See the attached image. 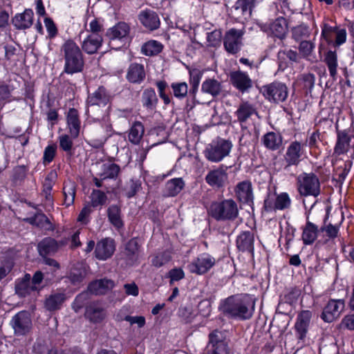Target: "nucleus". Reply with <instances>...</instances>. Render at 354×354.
I'll return each instance as SVG.
<instances>
[{
  "instance_id": "obj_34",
  "label": "nucleus",
  "mask_w": 354,
  "mask_h": 354,
  "mask_svg": "<svg viewBox=\"0 0 354 354\" xmlns=\"http://www.w3.org/2000/svg\"><path fill=\"white\" fill-rule=\"evenodd\" d=\"M66 298L64 291L53 292L46 298L44 307L50 312L60 310Z\"/></svg>"
},
{
  "instance_id": "obj_11",
  "label": "nucleus",
  "mask_w": 354,
  "mask_h": 354,
  "mask_svg": "<svg viewBox=\"0 0 354 354\" xmlns=\"http://www.w3.org/2000/svg\"><path fill=\"white\" fill-rule=\"evenodd\" d=\"M229 340L223 331L215 329L209 333L207 354H229Z\"/></svg>"
},
{
  "instance_id": "obj_40",
  "label": "nucleus",
  "mask_w": 354,
  "mask_h": 354,
  "mask_svg": "<svg viewBox=\"0 0 354 354\" xmlns=\"http://www.w3.org/2000/svg\"><path fill=\"white\" fill-rule=\"evenodd\" d=\"M282 140L283 138L280 133L269 131L263 136L261 142L267 149L276 151L280 148Z\"/></svg>"
},
{
  "instance_id": "obj_51",
  "label": "nucleus",
  "mask_w": 354,
  "mask_h": 354,
  "mask_svg": "<svg viewBox=\"0 0 354 354\" xmlns=\"http://www.w3.org/2000/svg\"><path fill=\"white\" fill-rule=\"evenodd\" d=\"M171 253L169 250H165L154 254L151 260V266L159 268L171 260Z\"/></svg>"
},
{
  "instance_id": "obj_21",
  "label": "nucleus",
  "mask_w": 354,
  "mask_h": 354,
  "mask_svg": "<svg viewBox=\"0 0 354 354\" xmlns=\"http://www.w3.org/2000/svg\"><path fill=\"white\" fill-rule=\"evenodd\" d=\"M115 250V243L113 239L105 237L98 241L94 250L95 257L100 261L110 259Z\"/></svg>"
},
{
  "instance_id": "obj_14",
  "label": "nucleus",
  "mask_w": 354,
  "mask_h": 354,
  "mask_svg": "<svg viewBox=\"0 0 354 354\" xmlns=\"http://www.w3.org/2000/svg\"><path fill=\"white\" fill-rule=\"evenodd\" d=\"M243 30L232 28L227 30L223 37V46L225 50L230 54L236 55L243 46Z\"/></svg>"
},
{
  "instance_id": "obj_23",
  "label": "nucleus",
  "mask_w": 354,
  "mask_h": 354,
  "mask_svg": "<svg viewBox=\"0 0 354 354\" xmlns=\"http://www.w3.org/2000/svg\"><path fill=\"white\" fill-rule=\"evenodd\" d=\"M236 247L239 252L254 256V234L249 230L242 231L236 236Z\"/></svg>"
},
{
  "instance_id": "obj_47",
  "label": "nucleus",
  "mask_w": 354,
  "mask_h": 354,
  "mask_svg": "<svg viewBox=\"0 0 354 354\" xmlns=\"http://www.w3.org/2000/svg\"><path fill=\"white\" fill-rule=\"evenodd\" d=\"M185 182L182 178H174L165 184V192L168 196H177L184 188Z\"/></svg>"
},
{
  "instance_id": "obj_62",
  "label": "nucleus",
  "mask_w": 354,
  "mask_h": 354,
  "mask_svg": "<svg viewBox=\"0 0 354 354\" xmlns=\"http://www.w3.org/2000/svg\"><path fill=\"white\" fill-rule=\"evenodd\" d=\"M160 97L163 100L165 105L167 106L171 103L170 96L166 93L165 90L168 84L165 80H160L156 82Z\"/></svg>"
},
{
  "instance_id": "obj_26",
  "label": "nucleus",
  "mask_w": 354,
  "mask_h": 354,
  "mask_svg": "<svg viewBox=\"0 0 354 354\" xmlns=\"http://www.w3.org/2000/svg\"><path fill=\"white\" fill-rule=\"evenodd\" d=\"M138 18L140 24L151 31L158 29L160 26L158 15L152 10L145 9L140 11Z\"/></svg>"
},
{
  "instance_id": "obj_16",
  "label": "nucleus",
  "mask_w": 354,
  "mask_h": 354,
  "mask_svg": "<svg viewBox=\"0 0 354 354\" xmlns=\"http://www.w3.org/2000/svg\"><path fill=\"white\" fill-rule=\"evenodd\" d=\"M236 201L243 205L250 206L254 209V192L252 184L250 180L241 181L236 184L234 189Z\"/></svg>"
},
{
  "instance_id": "obj_50",
  "label": "nucleus",
  "mask_w": 354,
  "mask_h": 354,
  "mask_svg": "<svg viewBox=\"0 0 354 354\" xmlns=\"http://www.w3.org/2000/svg\"><path fill=\"white\" fill-rule=\"evenodd\" d=\"M329 217V210H327L326 214L324 216L323 223L324 225L320 227L321 232H325L326 234V236L330 239H334L336 237H337L339 230V225H333L331 223H329L326 225L327 221Z\"/></svg>"
},
{
  "instance_id": "obj_22",
  "label": "nucleus",
  "mask_w": 354,
  "mask_h": 354,
  "mask_svg": "<svg viewBox=\"0 0 354 354\" xmlns=\"http://www.w3.org/2000/svg\"><path fill=\"white\" fill-rule=\"evenodd\" d=\"M232 85L241 93H249L253 86L252 79L246 72L232 71L230 75Z\"/></svg>"
},
{
  "instance_id": "obj_57",
  "label": "nucleus",
  "mask_w": 354,
  "mask_h": 354,
  "mask_svg": "<svg viewBox=\"0 0 354 354\" xmlns=\"http://www.w3.org/2000/svg\"><path fill=\"white\" fill-rule=\"evenodd\" d=\"M27 221L32 225L42 228L46 224H50L49 218L44 213L37 212L33 216L27 218Z\"/></svg>"
},
{
  "instance_id": "obj_25",
  "label": "nucleus",
  "mask_w": 354,
  "mask_h": 354,
  "mask_svg": "<svg viewBox=\"0 0 354 354\" xmlns=\"http://www.w3.org/2000/svg\"><path fill=\"white\" fill-rule=\"evenodd\" d=\"M66 127L68 133L74 138H77L81 130L80 113L75 108H69L66 115Z\"/></svg>"
},
{
  "instance_id": "obj_36",
  "label": "nucleus",
  "mask_w": 354,
  "mask_h": 354,
  "mask_svg": "<svg viewBox=\"0 0 354 354\" xmlns=\"http://www.w3.org/2000/svg\"><path fill=\"white\" fill-rule=\"evenodd\" d=\"M57 241L50 236L45 237L37 244V250L41 257L53 256L57 252Z\"/></svg>"
},
{
  "instance_id": "obj_1",
  "label": "nucleus",
  "mask_w": 354,
  "mask_h": 354,
  "mask_svg": "<svg viewBox=\"0 0 354 354\" xmlns=\"http://www.w3.org/2000/svg\"><path fill=\"white\" fill-rule=\"evenodd\" d=\"M218 310L229 319L249 320L255 311V299L248 294L232 295L220 301Z\"/></svg>"
},
{
  "instance_id": "obj_64",
  "label": "nucleus",
  "mask_w": 354,
  "mask_h": 354,
  "mask_svg": "<svg viewBox=\"0 0 354 354\" xmlns=\"http://www.w3.org/2000/svg\"><path fill=\"white\" fill-rule=\"evenodd\" d=\"M292 38L297 41H301L308 35V27L305 24H301L292 29Z\"/></svg>"
},
{
  "instance_id": "obj_45",
  "label": "nucleus",
  "mask_w": 354,
  "mask_h": 354,
  "mask_svg": "<svg viewBox=\"0 0 354 354\" xmlns=\"http://www.w3.org/2000/svg\"><path fill=\"white\" fill-rule=\"evenodd\" d=\"M28 171V167L26 165H17L13 167L10 175V181L14 187L21 185L26 179Z\"/></svg>"
},
{
  "instance_id": "obj_12",
  "label": "nucleus",
  "mask_w": 354,
  "mask_h": 354,
  "mask_svg": "<svg viewBox=\"0 0 354 354\" xmlns=\"http://www.w3.org/2000/svg\"><path fill=\"white\" fill-rule=\"evenodd\" d=\"M216 259L210 254L204 252L193 259L187 266L188 271L192 274L203 275L207 273L215 265Z\"/></svg>"
},
{
  "instance_id": "obj_58",
  "label": "nucleus",
  "mask_w": 354,
  "mask_h": 354,
  "mask_svg": "<svg viewBox=\"0 0 354 354\" xmlns=\"http://www.w3.org/2000/svg\"><path fill=\"white\" fill-rule=\"evenodd\" d=\"M58 178L57 172L55 169H51L45 176L42 183L41 190L53 191V188L55 185Z\"/></svg>"
},
{
  "instance_id": "obj_48",
  "label": "nucleus",
  "mask_w": 354,
  "mask_h": 354,
  "mask_svg": "<svg viewBox=\"0 0 354 354\" xmlns=\"http://www.w3.org/2000/svg\"><path fill=\"white\" fill-rule=\"evenodd\" d=\"M203 75V71L199 68L189 69V82L191 86L189 89L190 95H195L197 93Z\"/></svg>"
},
{
  "instance_id": "obj_44",
  "label": "nucleus",
  "mask_w": 354,
  "mask_h": 354,
  "mask_svg": "<svg viewBox=\"0 0 354 354\" xmlns=\"http://www.w3.org/2000/svg\"><path fill=\"white\" fill-rule=\"evenodd\" d=\"M144 133L143 124L140 121L133 122L129 130V141L133 145H138L143 137Z\"/></svg>"
},
{
  "instance_id": "obj_17",
  "label": "nucleus",
  "mask_w": 354,
  "mask_h": 354,
  "mask_svg": "<svg viewBox=\"0 0 354 354\" xmlns=\"http://www.w3.org/2000/svg\"><path fill=\"white\" fill-rule=\"evenodd\" d=\"M227 167L224 165L210 170L205 176L206 183L212 187L221 189L225 187L228 181Z\"/></svg>"
},
{
  "instance_id": "obj_49",
  "label": "nucleus",
  "mask_w": 354,
  "mask_h": 354,
  "mask_svg": "<svg viewBox=\"0 0 354 354\" xmlns=\"http://www.w3.org/2000/svg\"><path fill=\"white\" fill-rule=\"evenodd\" d=\"M57 153V145L50 141L44 148L41 163L44 167L49 165L55 158Z\"/></svg>"
},
{
  "instance_id": "obj_38",
  "label": "nucleus",
  "mask_w": 354,
  "mask_h": 354,
  "mask_svg": "<svg viewBox=\"0 0 354 354\" xmlns=\"http://www.w3.org/2000/svg\"><path fill=\"white\" fill-rule=\"evenodd\" d=\"M237 120L242 127L253 115L257 114V111L254 106L249 102H243L241 103L234 113Z\"/></svg>"
},
{
  "instance_id": "obj_33",
  "label": "nucleus",
  "mask_w": 354,
  "mask_h": 354,
  "mask_svg": "<svg viewBox=\"0 0 354 354\" xmlns=\"http://www.w3.org/2000/svg\"><path fill=\"white\" fill-rule=\"evenodd\" d=\"M106 214L109 222L117 230H120L124 227V223L122 218L121 205L112 204L106 209Z\"/></svg>"
},
{
  "instance_id": "obj_5",
  "label": "nucleus",
  "mask_w": 354,
  "mask_h": 354,
  "mask_svg": "<svg viewBox=\"0 0 354 354\" xmlns=\"http://www.w3.org/2000/svg\"><path fill=\"white\" fill-rule=\"evenodd\" d=\"M233 145L229 140L218 138L208 144L204 151V156L211 162H219L228 156Z\"/></svg>"
},
{
  "instance_id": "obj_37",
  "label": "nucleus",
  "mask_w": 354,
  "mask_h": 354,
  "mask_svg": "<svg viewBox=\"0 0 354 354\" xmlns=\"http://www.w3.org/2000/svg\"><path fill=\"white\" fill-rule=\"evenodd\" d=\"M140 101L142 106L148 111H153L156 109L158 104V98L154 88L148 87L143 90Z\"/></svg>"
},
{
  "instance_id": "obj_61",
  "label": "nucleus",
  "mask_w": 354,
  "mask_h": 354,
  "mask_svg": "<svg viewBox=\"0 0 354 354\" xmlns=\"http://www.w3.org/2000/svg\"><path fill=\"white\" fill-rule=\"evenodd\" d=\"M89 303L88 301L87 294L84 292H82L78 294L73 300L72 303V308L75 313H79L81 309L83 308H85V306Z\"/></svg>"
},
{
  "instance_id": "obj_24",
  "label": "nucleus",
  "mask_w": 354,
  "mask_h": 354,
  "mask_svg": "<svg viewBox=\"0 0 354 354\" xmlns=\"http://www.w3.org/2000/svg\"><path fill=\"white\" fill-rule=\"evenodd\" d=\"M115 286L114 281L107 278L95 279L88 283L87 291L94 295H104Z\"/></svg>"
},
{
  "instance_id": "obj_3",
  "label": "nucleus",
  "mask_w": 354,
  "mask_h": 354,
  "mask_svg": "<svg viewBox=\"0 0 354 354\" xmlns=\"http://www.w3.org/2000/svg\"><path fill=\"white\" fill-rule=\"evenodd\" d=\"M208 215L216 221H233L239 216L237 203L232 198H223L211 203Z\"/></svg>"
},
{
  "instance_id": "obj_55",
  "label": "nucleus",
  "mask_w": 354,
  "mask_h": 354,
  "mask_svg": "<svg viewBox=\"0 0 354 354\" xmlns=\"http://www.w3.org/2000/svg\"><path fill=\"white\" fill-rule=\"evenodd\" d=\"M91 206L95 208L104 205L107 201L106 194L100 189H93L91 194Z\"/></svg>"
},
{
  "instance_id": "obj_4",
  "label": "nucleus",
  "mask_w": 354,
  "mask_h": 354,
  "mask_svg": "<svg viewBox=\"0 0 354 354\" xmlns=\"http://www.w3.org/2000/svg\"><path fill=\"white\" fill-rule=\"evenodd\" d=\"M131 27L125 21H119L113 27L107 29L106 36L109 39V46L116 50L127 44H130L132 37L130 35Z\"/></svg>"
},
{
  "instance_id": "obj_46",
  "label": "nucleus",
  "mask_w": 354,
  "mask_h": 354,
  "mask_svg": "<svg viewBox=\"0 0 354 354\" xmlns=\"http://www.w3.org/2000/svg\"><path fill=\"white\" fill-rule=\"evenodd\" d=\"M121 169L119 165L112 163H104L102 165V172L99 174L102 179H113L115 180L120 173Z\"/></svg>"
},
{
  "instance_id": "obj_6",
  "label": "nucleus",
  "mask_w": 354,
  "mask_h": 354,
  "mask_svg": "<svg viewBox=\"0 0 354 354\" xmlns=\"http://www.w3.org/2000/svg\"><path fill=\"white\" fill-rule=\"evenodd\" d=\"M297 189L301 196L317 197L321 194L319 179L313 172H304L297 178Z\"/></svg>"
},
{
  "instance_id": "obj_7",
  "label": "nucleus",
  "mask_w": 354,
  "mask_h": 354,
  "mask_svg": "<svg viewBox=\"0 0 354 354\" xmlns=\"http://www.w3.org/2000/svg\"><path fill=\"white\" fill-rule=\"evenodd\" d=\"M257 26L268 37L280 40L284 39L288 32V23L283 17H278L275 19H270L266 22L258 21Z\"/></svg>"
},
{
  "instance_id": "obj_56",
  "label": "nucleus",
  "mask_w": 354,
  "mask_h": 354,
  "mask_svg": "<svg viewBox=\"0 0 354 354\" xmlns=\"http://www.w3.org/2000/svg\"><path fill=\"white\" fill-rule=\"evenodd\" d=\"M275 209L277 210H284L289 209L291 206L292 201L287 192H281L277 194L275 200Z\"/></svg>"
},
{
  "instance_id": "obj_27",
  "label": "nucleus",
  "mask_w": 354,
  "mask_h": 354,
  "mask_svg": "<svg viewBox=\"0 0 354 354\" xmlns=\"http://www.w3.org/2000/svg\"><path fill=\"white\" fill-rule=\"evenodd\" d=\"M125 77L131 84H140L146 78L145 66L137 62L131 63L127 68Z\"/></svg>"
},
{
  "instance_id": "obj_41",
  "label": "nucleus",
  "mask_w": 354,
  "mask_h": 354,
  "mask_svg": "<svg viewBox=\"0 0 354 354\" xmlns=\"http://www.w3.org/2000/svg\"><path fill=\"white\" fill-rule=\"evenodd\" d=\"M324 62L326 65L329 75L333 81L337 79V54L336 50H329L324 54Z\"/></svg>"
},
{
  "instance_id": "obj_13",
  "label": "nucleus",
  "mask_w": 354,
  "mask_h": 354,
  "mask_svg": "<svg viewBox=\"0 0 354 354\" xmlns=\"http://www.w3.org/2000/svg\"><path fill=\"white\" fill-rule=\"evenodd\" d=\"M10 325L16 336H26L31 330L32 322L30 313L26 310H21L16 313L10 319Z\"/></svg>"
},
{
  "instance_id": "obj_30",
  "label": "nucleus",
  "mask_w": 354,
  "mask_h": 354,
  "mask_svg": "<svg viewBox=\"0 0 354 354\" xmlns=\"http://www.w3.org/2000/svg\"><path fill=\"white\" fill-rule=\"evenodd\" d=\"M320 228L318 226L310 221L308 216L306 218L305 225L302 227L301 240L305 245H310L317 240Z\"/></svg>"
},
{
  "instance_id": "obj_29",
  "label": "nucleus",
  "mask_w": 354,
  "mask_h": 354,
  "mask_svg": "<svg viewBox=\"0 0 354 354\" xmlns=\"http://www.w3.org/2000/svg\"><path fill=\"white\" fill-rule=\"evenodd\" d=\"M337 140L334 147V154L341 156L346 154L349 149L351 137L348 129L339 130L337 129Z\"/></svg>"
},
{
  "instance_id": "obj_43",
  "label": "nucleus",
  "mask_w": 354,
  "mask_h": 354,
  "mask_svg": "<svg viewBox=\"0 0 354 354\" xmlns=\"http://www.w3.org/2000/svg\"><path fill=\"white\" fill-rule=\"evenodd\" d=\"M63 185L64 205L68 207L74 204L77 185L75 182L68 180L65 181Z\"/></svg>"
},
{
  "instance_id": "obj_53",
  "label": "nucleus",
  "mask_w": 354,
  "mask_h": 354,
  "mask_svg": "<svg viewBox=\"0 0 354 354\" xmlns=\"http://www.w3.org/2000/svg\"><path fill=\"white\" fill-rule=\"evenodd\" d=\"M301 295V290L297 288H291L283 297L281 296V301L279 303L277 310L283 305V303L292 305L297 302Z\"/></svg>"
},
{
  "instance_id": "obj_63",
  "label": "nucleus",
  "mask_w": 354,
  "mask_h": 354,
  "mask_svg": "<svg viewBox=\"0 0 354 354\" xmlns=\"http://www.w3.org/2000/svg\"><path fill=\"white\" fill-rule=\"evenodd\" d=\"M142 183L139 180L131 179L129 185L125 189V196L130 199L134 197L141 189Z\"/></svg>"
},
{
  "instance_id": "obj_20",
  "label": "nucleus",
  "mask_w": 354,
  "mask_h": 354,
  "mask_svg": "<svg viewBox=\"0 0 354 354\" xmlns=\"http://www.w3.org/2000/svg\"><path fill=\"white\" fill-rule=\"evenodd\" d=\"M111 100L110 92L104 86L100 85L94 92L88 91L86 104L87 106H105L111 102Z\"/></svg>"
},
{
  "instance_id": "obj_32",
  "label": "nucleus",
  "mask_w": 354,
  "mask_h": 354,
  "mask_svg": "<svg viewBox=\"0 0 354 354\" xmlns=\"http://www.w3.org/2000/svg\"><path fill=\"white\" fill-rule=\"evenodd\" d=\"M34 12L32 9L26 8L22 13L17 14L12 19V24L17 30H26L33 24Z\"/></svg>"
},
{
  "instance_id": "obj_52",
  "label": "nucleus",
  "mask_w": 354,
  "mask_h": 354,
  "mask_svg": "<svg viewBox=\"0 0 354 354\" xmlns=\"http://www.w3.org/2000/svg\"><path fill=\"white\" fill-rule=\"evenodd\" d=\"M257 0H237L234 8L235 10H240L243 15L251 16L253 10L256 6Z\"/></svg>"
},
{
  "instance_id": "obj_2",
  "label": "nucleus",
  "mask_w": 354,
  "mask_h": 354,
  "mask_svg": "<svg viewBox=\"0 0 354 354\" xmlns=\"http://www.w3.org/2000/svg\"><path fill=\"white\" fill-rule=\"evenodd\" d=\"M60 50L64 61V73L73 75L84 71L85 61L83 52L73 39L66 40Z\"/></svg>"
},
{
  "instance_id": "obj_9",
  "label": "nucleus",
  "mask_w": 354,
  "mask_h": 354,
  "mask_svg": "<svg viewBox=\"0 0 354 354\" xmlns=\"http://www.w3.org/2000/svg\"><path fill=\"white\" fill-rule=\"evenodd\" d=\"M321 39L327 45L334 48L339 47L346 41L347 34L344 28L338 26H330L328 23L323 22L320 24Z\"/></svg>"
},
{
  "instance_id": "obj_35",
  "label": "nucleus",
  "mask_w": 354,
  "mask_h": 354,
  "mask_svg": "<svg viewBox=\"0 0 354 354\" xmlns=\"http://www.w3.org/2000/svg\"><path fill=\"white\" fill-rule=\"evenodd\" d=\"M31 276L26 273L23 278L15 281V292L21 297L29 295L32 292L37 290V287L32 286L30 283Z\"/></svg>"
},
{
  "instance_id": "obj_8",
  "label": "nucleus",
  "mask_w": 354,
  "mask_h": 354,
  "mask_svg": "<svg viewBox=\"0 0 354 354\" xmlns=\"http://www.w3.org/2000/svg\"><path fill=\"white\" fill-rule=\"evenodd\" d=\"M306 144L299 140L291 141L283 154V169L288 171L292 167H298L306 156Z\"/></svg>"
},
{
  "instance_id": "obj_19",
  "label": "nucleus",
  "mask_w": 354,
  "mask_h": 354,
  "mask_svg": "<svg viewBox=\"0 0 354 354\" xmlns=\"http://www.w3.org/2000/svg\"><path fill=\"white\" fill-rule=\"evenodd\" d=\"M106 310L97 301H89L85 306L84 316L90 323H102L106 317Z\"/></svg>"
},
{
  "instance_id": "obj_10",
  "label": "nucleus",
  "mask_w": 354,
  "mask_h": 354,
  "mask_svg": "<svg viewBox=\"0 0 354 354\" xmlns=\"http://www.w3.org/2000/svg\"><path fill=\"white\" fill-rule=\"evenodd\" d=\"M260 92L266 100L274 104L285 102L288 96V86L279 81H274L262 86Z\"/></svg>"
},
{
  "instance_id": "obj_28",
  "label": "nucleus",
  "mask_w": 354,
  "mask_h": 354,
  "mask_svg": "<svg viewBox=\"0 0 354 354\" xmlns=\"http://www.w3.org/2000/svg\"><path fill=\"white\" fill-rule=\"evenodd\" d=\"M103 38L100 34H90L82 41L81 50L88 55L96 53L102 46Z\"/></svg>"
},
{
  "instance_id": "obj_39",
  "label": "nucleus",
  "mask_w": 354,
  "mask_h": 354,
  "mask_svg": "<svg viewBox=\"0 0 354 354\" xmlns=\"http://www.w3.org/2000/svg\"><path fill=\"white\" fill-rule=\"evenodd\" d=\"M201 91L217 98L223 92L222 83L214 78H207L202 83Z\"/></svg>"
},
{
  "instance_id": "obj_15",
  "label": "nucleus",
  "mask_w": 354,
  "mask_h": 354,
  "mask_svg": "<svg viewBox=\"0 0 354 354\" xmlns=\"http://www.w3.org/2000/svg\"><path fill=\"white\" fill-rule=\"evenodd\" d=\"M344 308V299H330L323 308L320 318L325 323H332L339 317Z\"/></svg>"
},
{
  "instance_id": "obj_42",
  "label": "nucleus",
  "mask_w": 354,
  "mask_h": 354,
  "mask_svg": "<svg viewBox=\"0 0 354 354\" xmlns=\"http://www.w3.org/2000/svg\"><path fill=\"white\" fill-rule=\"evenodd\" d=\"M163 48L164 45L160 41L150 39L142 45L140 52L145 56L153 57L160 54Z\"/></svg>"
},
{
  "instance_id": "obj_59",
  "label": "nucleus",
  "mask_w": 354,
  "mask_h": 354,
  "mask_svg": "<svg viewBox=\"0 0 354 354\" xmlns=\"http://www.w3.org/2000/svg\"><path fill=\"white\" fill-rule=\"evenodd\" d=\"M171 87L176 97L183 99L187 96L188 86L186 82H174L171 84Z\"/></svg>"
},
{
  "instance_id": "obj_31",
  "label": "nucleus",
  "mask_w": 354,
  "mask_h": 354,
  "mask_svg": "<svg viewBox=\"0 0 354 354\" xmlns=\"http://www.w3.org/2000/svg\"><path fill=\"white\" fill-rule=\"evenodd\" d=\"M140 247L138 237H133L126 243L124 254L128 264L132 266L138 261Z\"/></svg>"
},
{
  "instance_id": "obj_54",
  "label": "nucleus",
  "mask_w": 354,
  "mask_h": 354,
  "mask_svg": "<svg viewBox=\"0 0 354 354\" xmlns=\"http://www.w3.org/2000/svg\"><path fill=\"white\" fill-rule=\"evenodd\" d=\"M73 139L71 134H62L58 137L60 150L66 152L67 155H72L73 149Z\"/></svg>"
},
{
  "instance_id": "obj_18",
  "label": "nucleus",
  "mask_w": 354,
  "mask_h": 354,
  "mask_svg": "<svg viewBox=\"0 0 354 354\" xmlns=\"http://www.w3.org/2000/svg\"><path fill=\"white\" fill-rule=\"evenodd\" d=\"M312 315V312L309 310H303L297 315L294 330L299 343H304L306 340Z\"/></svg>"
},
{
  "instance_id": "obj_60",
  "label": "nucleus",
  "mask_w": 354,
  "mask_h": 354,
  "mask_svg": "<svg viewBox=\"0 0 354 354\" xmlns=\"http://www.w3.org/2000/svg\"><path fill=\"white\" fill-rule=\"evenodd\" d=\"M206 38L208 46L214 48L220 46L222 41V32L220 29H215L210 32H207Z\"/></svg>"
}]
</instances>
